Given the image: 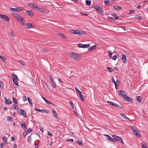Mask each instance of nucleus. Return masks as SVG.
<instances>
[{
	"label": "nucleus",
	"mask_w": 148,
	"mask_h": 148,
	"mask_svg": "<svg viewBox=\"0 0 148 148\" xmlns=\"http://www.w3.org/2000/svg\"><path fill=\"white\" fill-rule=\"evenodd\" d=\"M70 58L75 60H79L81 59V56L79 54L72 52Z\"/></svg>",
	"instance_id": "1"
},
{
	"label": "nucleus",
	"mask_w": 148,
	"mask_h": 148,
	"mask_svg": "<svg viewBox=\"0 0 148 148\" xmlns=\"http://www.w3.org/2000/svg\"><path fill=\"white\" fill-rule=\"evenodd\" d=\"M112 137L113 138V142H115L116 141H119L121 143L124 144V142L122 139L120 137L115 135H112Z\"/></svg>",
	"instance_id": "2"
},
{
	"label": "nucleus",
	"mask_w": 148,
	"mask_h": 148,
	"mask_svg": "<svg viewBox=\"0 0 148 148\" xmlns=\"http://www.w3.org/2000/svg\"><path fill=\"white\" fill-rule=\"evenodd\" d=\"M72 33L75 34H78L79 35H82L84 34V32L82 31H80L78 30H72L71 31Z\"/></svg>",
	"instance_id": "3"
},
{
	"label": "nucleus",
	"mask_w": 148,
	"mask_h": 148,
	"mask_svg": "<svg viewBox=\"0 0 148 148\" xmlns=\"http://www.w3.org/2000/svg\"><path fill=\"white\" fill-rule=\"evenodd\" d=\"M13 16L17 19L22 21L23 18L20 15H18L17 13H13L12 14Z\"/></svg>",
	"instance_id": "4"
},
{
	"label": "nucleus",
	"mask_w": 148,
	"mask_h": 148,
	"mask_svg": "<svg viewBox=\"0 0 148 148\" xmlns=\"http://www.w3.org/2000/svg\"><path fill=\"white\" fill-rule=\"evenodd\" d=\"M13 81L15 84L18 86V77L15 74H12V77Z\"/></svg>",
	"instance_id": "5"
},
{
	"label": "nucleus",
	"mask_w": 148,
	"mask_h": 148,
	"mask_svg": "<svg viewBox=\"0 0 148 148\" xmlns=\"http://www.w3.org/2000/svg\"><path fill=\"white\" fill-rule=\"evenodd\" d=\"M0 18L3 21L8 22L9 21L10 18L6 16L3 14H0Z\"/></svg>",
	"instance_id": "6"
},
{
	"label": "nucleus",
	"mask_w": 148,
	"mask_h": 148,
	"mask_svg": "<svg viewBox=\"0 0 148 148\" xmlns=\"http://www.w3.org/2000/svg\"><path fill=\"white\" fill-rule=\"evenodd\" d=\"M78 47L79 48H88L89 47L90 45L88 44H83L79 43L77 45Z\"/></svg>",
	"instance_id": "7"
},
{
	"label": "nucleus",
	"mask_w": 148,
	"mask_h": 148,
	"mask_svg": "<svg viewBox=\"0 0 148 148\" xmlns=\"http://www.w3.org/2000/svg\"><path fill=\"white\" fill-rule=\"evenodd\" d=\"M123 93H125V91L120 90L119 91L118 94L119 95L122 96L124 99L125 97H127V96L126 95L123 94Z\"/></svg>",
	"instance_id": "8"
},
{
	"label": "nucleus",
	"mask_w": 148,
	"mask_h": 148,
	"mask_svg": "<svg viewBox=\"0 0 148 148\" xmlns=\"http://www.w3.org/2000/svg\"><path fill=\"white\" fill-rule=\"evenodd\" d=\"M20 110L19 114H21V115H22L23 116H24L25 117H26V112H25L24 110L20 109H18V111Z\"/></svg>",
	"instance_id": "9"
},
{
	"label": "nucleus",
	"mask_w": 148,
	"mask_h": 148,
	"mask_svg": "<svg viewBox=\"0 0 148 148\" xmlns=\"http://www.w3.org/2000/svg\"><path fill=\"white\" fill-rule=\"evenodd\" d=\"M29 5L36 10H38V9H40V8H38L35 4H33L32 3H29Z\"/></svg>",
	"instance_id": "10"
},
{
	"label": "nucleus",
	"mask_w": 148,
	"mask_h": 148,
	"mask_svg": "<svg viewBox=\"0 0 148 148\" xmlns=\"http://www.w3.org/2000/svg\"><path fill=\"white\" fill-rule=\"evenodd\" d=\"M135 134L137 137H140L141 135L138 130H132Z\"/></svg>",
	"instance_id": "11"
},
{
	"label": "nucleus",
	"mask_w": 148,
	"mask_h": 148,
	"mask_svg": "<svg viewBox=\"0 0 148 148\" xmlns=\"http://www.w3.org/2000/svg\"><path fill=\"white\" fill-rule=\"evenodd\" d=\"M4 99H5V100L4 101V103H6L8 105L12 103V101L10 99H8V101H9V102H8V100H7V99L6 98V97H4Z\"/></svg>",
	"instance_id": "12"
},
{
	"label": "nucleus",
	"mask_w": 148,
	"mask_h": 148,
	"mask_svg": "<svg viewBox=\"0 0 148 148\" xmlns=\"http://www.w3.org/2000/svg\"><path fill=\"white\" fill-rule=\"evenodd\" d=\"M26 12L29 16H32L33 15V12L32 11L27 10L26 11Z\"/></svg>",
	"instance_id": "13"
},
{
	"label": "nucleus",
	"mask_w": 148,
	"mask_h": 148,
	"mask_svg": "<svg viewBox=\"0 0 148 148\" xmlns=\"http://www.w3.org/2000/svg\"><path fill=\"white\" fill-rule=\"evenodd\" d=\"M105 136H106L107 140H108L110 142H113V138L111 137L109 135H105Z\"/></svg>",
	"instance_id": "14"
},
{
	"label": "nucleus",
	"mask_w": 148,
	"mask_h": 148,
	"mask_svg": "<svg viewBox=\"0 0 148 148\" xmlns=\"http://www.w3.org/2000/svg\"><path fill=\"white\" fill-rule=\"evenodd\" d=\"M21 125L23 129H26V125L24 121H22L21 122Z\"/></svg>",
	"instance_id": "15"
},
{
	"label": "nucleus",
	"mask_w": 148,
	"mask_h": 148,
	"mask_svg": "<svg viewBox=\"0 0 148 148\" xmlns=\"http://www.w3.org/2000/svg\"><path fill=\"white\" fill-rule=\"evenodd\" d=\"M124 99L127 101L130 102H132L133 101V99L132 98L128 97L127 96L126 97H125V99Z\"/></svg>",
	"instance_id": "16"
},
{
	"label": "nucleus",
	"mask_w": 148,
	"mask_h": 148,
	"mask_svg": "<svg viewBox=\"0 0 148 148\" xmlns=\"http://www.w3.org/2000/svg\"><path fill=\"white\" fill-rule=\"evenodd\" d=\"M96 10L97 11V12L99 14H102L103 13L101 8L100 7L97 9Z\"/></svg>",
	"instance_id": "17"
},
{
	"label": "nucleus",
	"mask_w": 148,
	"mask_h": 148,
	"mask_svg": "<svg viewBox=\"0 0 148 148\" xmlns=\"http://www.w3.org/2000/svg\"><path fill=\"white\" fill-rule=\"evenodd\" d=\"M25 25L28 28H33L32 25L31 23H28L25 24Z\"/></svg>",
	"instance_id": "18"
},
{
	"label": "nucleus",
	"mask_w": 148,
	"mask_h": 148,
	"mask_svg": "<svg viewBox=\"0 0 148 148\" xmlns=\"http://www.w3.org/2000/svg\"><path fill=\"white\" fill-rule=\"evenodd\" d=\"M42 98L44 99V100L45 101L46 103L48 104H51L53 105H54L52 103L48 101L47 99H46L44 97H42Z\"/></svg>",
	"instance_id": "19"
},
{
	"label": "nucleus",
	"mask_w": 148,
	"mask_h": 148,
	"mask_svg": "<svg viewBox=\"0 0 148 148\" xmlns=\"http://www.w3.org/2000/svg\"><path fill=\"white\" fill-rule=\"evenodd\" d=\"M38 10V11L42 12H43L44 13H46L49 12L48 10H44L43 9H39Z\"/></svg>",
	"instance_id": "20"
},
{
	"label": "nucleus",
	"mask_w": 148,
	"mask_h": 148,
	"mask_svg": "<svg viewBox=\"0 0 148 148\" xmlns=\"http://www.w3.org/2000/svg\"><path fill=\"white\" fill-rule=\"evenodd\" d=\"M96 45H94L88 48V50L89 51H91L94 50V49H96Z\"/></svg>",
	"instance_id": "21"
},
{
	"label": "nucleus",
	"mask_w": 148,
	"mask_h": 148,
	"mask_svg": "<svg viewBox=\"0 0 148 148\" xmlns=\"http://www.w3.org/2000/svg\"><path fill=\"white\" fill-rule=\"evenodd\" d=\"M122 60L124 63H126V58L125 55L124 54L122 55Z\"/></svg>",
	"instance_id": "22"
},
{
	"label": "nucleus",
	"mask_w": 148,
	"mask_h": 148,
	"mask_svg": "<svg viewBox=\"0 0 148 148\" xmlns=\"http://www.w3.org/2000/svg\"><path fill=\"white\" fill-rule=\"evenodd\" d=\"M35 110L36 111H38L39 112H41L42 113H45L46 112H47V111L45 110H40V109H38L36 108H35Z\"/></svg>",
	"instance_id": "23"
},
{
	"label": "nucleus",
	"mask_w": 148,
	"mask_h": 148,
	"mask_svg": "<svg viewBox=\"0 0 148 148\" xmlns=\"http://www.w3.org/2000/svg\"><path fill=\"white\" fill-rule=\"evenodd\" d=\"M3 140L4 142V144L6 145L7 143V138L6 137L4 136L3 138Z\"/></svg>",
	"instance_id": "24"
},
{
	"label": "nucleus",
	"mask_w": 148,
	"mask_h": 148,
	"mask_svg": "<svg viewBox=\"0 0 148 148\" xmlns=\"http://www.w3.org/2000/svg\"><path fill=\"white\" fill-rule=\"evenodd\" d=\"M107 103H108L109 104H110V105H112L113 106H114L115 107L116 106V103H114L113 102L110 101H108Z\"/></svg>",
	"instance_id": "25"
},
{
	"label": "nucleus",
	"mask_w": 148,
	"mask_h": 148,
	"mask_svg": "<svg viewBox=\"0 0 148 148\" xmlns=\"http://www.w3.org/2000/svg\"><path fill=\"white\" fill-rule=\"evenodd\" d=\"M52 112L53 113L54 116L56 118L58 117L57 113L54 110H52Z\"/></svg>",
	"instance_id": "26"
},
{
	"label": "nucleus",
	"mask_w": 148,
	"mask_h": 148,
	"mask_svg": "<svg viewBox=\"0 0 148 148\" xmlns=\"http://www.w3.org/2000/svg\"><path fill=\"white\" fill-rule=\"evenodd\" d=\"M136 100L139 103H140L142 99L141 97L140 96H138L136 97Z\"/></svg>",
	"instance_id": "27"
},
{
	"label": "nucleus",
	"mask_w": 148,
	"mask_h": 148,
	"mask_svg": "<svg viewBox=\"0 0 148 148\" xmlns=\"http://www.w3.org/2000/svg\"><path fill=\"white\" fill-rule=\"evenodd\" d=\"M50 83L53 88H55L56 87V84L53 81H50Z\"/></svg>",
	"instance_id": "28"
},
{
	"label": "nucleus",
	"mask_w": 148,
	"mask_h": 148,
	"mask_svg": "<svg viewBox=\"0 0 148 148\" xmlns=\"http://www.w3.org/2000/svg\"><path fill=\"white\" fill-rule=\"evenodd\" d=\"M27 100L29 103V104L30 106H32V107L33 105H32V100L29 97H28L27 98Z\"/></svg>",
	"instance_id": "29"
},
{
	"label": "nucleus",
	"mask_w": 148,
	"mask_h": 148,
	"mask_svg": "<svg viewBox=\"0 0 148 148\" xmlns=\"http://www.w3.org/2000/svg\"><path fill=\"white\" fill-rule=\"evenodd\" d=\"M86 3L87 5L90 6L91 5V2L90 0H86Z\"/></svg>",
	"instance_id": "30"
},
{
	"label": "nucleus",
	"mask_w": 148,
	"mask_h": 148,
	"mask_svg": "<svg viewBox=\"0 0 148 148\" xmlns=\"http://www.w3.org/2000/svg\"><path fill=\"white\" fill-rule=\"evenodd\" d=\"M23 8H19V7H18V8H17L16 9V12H21V11H22L23 10H22V9Z\"/></svg>",
	"instance_id": "31"
},
{
	"label": "nucleus",
	"mask_w": 148,
	"mask_h": 148,
	"mask_svg": "<svg viewBox=\"0 0 148 148\" xmlns=\"http://www.w3.org/2000/svg\"><path fill=\"white\" fill-rule=\"evenodd\" d=\"M114 9H117L119 10H121L122 9V8L121 7L119 6H116L114 7Z\"/></svg>",
	"instance_id": "32"
},
{
	"label": "nucleus",
	"mask_w": 148,
	"mask_h": 148,
	"mask_svg": "<svg viewBox=\"0 0 148 148\" xmlns=\"http://www.w3.org/2000/svg\"><path fill=\"white\" fill-rule=\"evenodd\" d=\"M108 53L109 55L110 58V59H112V52L111 51H108Z\"/></svg>",
	"instance_id": "33"
},
{
	"label": "nucleus",
	"mask_w": 148,
	"mask_h": 148,
	"mask_svg": "<svg viewBox=\"0 0 148 148\" xmlns=\"http://www.w3.org/2000/svg\"><path fill=\"white\" fill-rule=\"evenodd\" d=\"M112 15L116 19H118V16L115 13H113L112 14Z\"/></svg>",
	"instance_id": "34"
},
{
	"label": "nucleus",
	"mask_w": 148,
	"mask_h": 148,
	"mask_svg": "<svg viewBox=\"0 0 148 148\" xmlns=\"http://www.w3.org/2000/svg\"><path fill=\"white\" fill-rule=\"evenodd\" d=\"M141 144L143 148H147V147L145 143H141Z\"/></svg>",
	"instance_id": "35"
},
{
	"label": "nucleus",
	"mask_w": 148,
	"mask_h": 148,
	"mask_svg": "<svg viewBox=\"0 0 148 148\" xmlns=\"http://www.w3.org/2000/svg\"><path fill=\"white\" fill-rule=\"evenodd\" d=\"M120 115L124 118L126 119H129L127 118L125 115L124 114H121Z\"/></svg>",
	"instance_id": "36"
},
{
	"label": "nucleus",
	"mask_w": 148,
	"mask_h": 148,
	"mask_svg": "<svg viewBox=\"0 0 148 148\" xmlns=\"http://www.w3.org/2000/svg\"><path fill=\"white\" fill-rule=\"evenodd\" d=\"M77 143L78 145H83L82 141L81 140H78L77 141Z\"/></svg>",
	"instance_id": "37"
},
{
	"label": "nucleus",
	"mask_w": 148,
	"mask_h": 148,
	"mask_svg": "<svg viewBox=\"0 0 148 148\" xmlns=\"http://www.w3.org/2000/svg\"><path fill=\"white\" fill-rule=\"evenodd\" d=\"M75 89L76 90V92L78 94H80L82 93L79 90H78L77 87L75 88Z\"/></svg>",
	"instance_id": "38"
},
{
	"label": "nucleus",
	"mask_w": 148,
	"mask_h": 148,
	"mask_svg": "<svg viewBox=\"0 0 148 148\" xmlns=\"http://www.w3.org/2000/svg\"><path fill=\"white\" fill-rule=\"evenodd\" d=\"M79 96L80 97V98L82 100V101H84V98L83 97V96L82 95V93L81 94H79Z\"/></svg>",
	"instance_id": "39"
},
{
	"label": "nucleus",
	"mask_w": 148,
	"mask_h": 148,
	"mask_svg": "<svg viewBox=\"0 0 148 148\" xmlns=\"http://www.w3.org/2000/svg\"><path fill=\"white\" fill-rule=\"evenodd\" d=\"M19 62L23 66H25V63L23 61L19 60Z\"/></svg>",
	"instance_id": "40"
},
{
	"label": "nucleus",
	"mask_w": 148,
	"mask_h": 148,
	"mask_svg": "<svg viewBox=\"0 0 148 148\" xmlns=\"http://www.w3.org/2000/svg\"><path fill=\"white\" fill-rule=\"evenodd\" d=\"M107 69L110 72H112L113 70L110 67H108Z\"/></svg>",
	"instance_id": "41"
},
{
	"label": "nucleus",
	"mask_w": 148,
	"mask_h": 148,
	"mask_svg": "<svg viewBox=\"0 0 148 148\" xmlns=\"http://www.w3.org/2000/svg\"><path fill=\"white\" fill-rule=\"evenodd\" d=\"M27 139L29 142H31L32 141V140L31 136H28Z\"/></svg>",
	"instance_id": "42"
},
{
	"label": "nucleus",
	"mask_w": 148,
	"mask_h": 148,
	"mask_svg": "<svg viewBox=\"0 0 148 148\" xmlns=\"http://www.w3.org/2000/svg\"><path fill=\"white\" fill-rule=\"evenodd\" d=\"M59 35L61 36V37H62L64 39L65 38V36L64 35L60 33H59Z\"/></svg>",
	"instance_id": "43"
},
{
	"label": "nucleus",
	"mask_w": 148,
	"mask_h": 148,
	"mask_svg": "<svg viewBox=\"0 0 148 148\" xmlns=\"http://www.w3.org/2000/svg\"><path fill=\"white\" fill-rule=\"evenodd\" d=\"M70 104L71 105L72 107L73 108V109H74V105H73V102L71 101H70Z\"/></svg>",
	"instance_id": "44"
},
{
	"label": "nucleus",
	"mask_w": 148,
	"mask_h": 148,
	"mask_svg": "<svg viewBox=\"0 0 148 148\" xmlns=\"http://www.w3.org/2000/svg\"><path fill=\"white\" fill-rule=\"evenodd\" d=\"M112 81L114 84L116 83V82L115 81V80L114 79L113 76H112Z\"/></svg>",
	"instance_id": "45"
},
{
	"label": "nucleus",
	"mask_w": 148,
	"mask_h": 148,
	"mask_svg": "<svg viewBox=\"0 0 148 148\" xmlns=\"http://www.w3.org/2000/svg\"><path fill=\"white\" fill-rule=\"evenodd\" d=\"M135 18H136L140 19H141V17L139 15H136V16H135Z\"/></svg>",
	"instance_id": "46"
},
{
	"label": "nucleus",
	"mask_w": 148,
	"mask_h": 148,
	"mask_svg": "<svg viewBox=\"0 0 148 148\" xmlns=\"http://www.w3.org/2000/svg\"><path fill=\"white\" fill-rule=\"evenodd\" d=\"M7 119H8V120L10 121H12V118L9 116H8Z\"/></svg>",
	"instance_id": "47"
},
{
	"label": "nucleus",
	"mask_w": 148,
	"mask_h": 148,
	"mask_svg": "<svg viewBox=\"0 0 148 148\" xmlns=\"http://www.w3.org/2000/svg\"><path fill=\"white\" fill-rule=\"evenodd\" d=\"M13 101L15 103L17 104L18 103L17 100H16V99L13 97Z\"/></svg>",
	"instance_id": "48"
},
{
	"label": "nucleus",
	"mask_w": 148,
	"mask_h": 148,
	"mask_svg": "<svg viewBox=\"0 0 148 148\" xmlns=\"http://www.w3.org/2000/svg\"><path fill=\"white\" fill-rule=\"evenodd\" d=\"M10 35H11V36H12V37H14L15 36V35L14 34L13 32H11L10 33Z\"/></svg>",
	"instance_id": "49"
},
{
	"label": "nucleus",
	"mask_w": 148,
	"mask_h": 148,
	"mask_svg": "<svg viewBox=\"0 0 148 148\" xmlns=\"http://www.w3.org/2000/svg\"><path fill=\"white\" fill-rule=\"evenodd\" d=\"M49 79H50V80H51V81H53V80L52 76L51 75H49Z\"/></svg>",
	"instance_id": "50"
},
{
	"label": "nucleus",
	"mask_w": 148,
	"mask_h": 148,
	"mask_svg": "<svg viewBox=\"0 0 148 148\" xmlns=\"http://www.w3.org/2000/svg\"><path fill=\"white\" fill-rule=\"evenodd\" d=\"M116 107L119 109H122V107L120 105H118L117 104H116Z\"/></svg>",
	"instance_id": "51"
},
{
	"label": "nucleus",
	"mask_w": 148,
	"mask_h": 148,
	"mask_svg": "<svg viewBox=\"0 0 148 148\" xmlns=\"http://www.w3.org/2000/svg\"><path fill=\"white\" fill-rule=\"evenodd\" d=\"M3 86V83L1 81H0V87H2Z\"/></svg>",
	"instance_id": "52"
},
{
	"label": "nucleus",
	"mask_w": 148,
	"mask_h": 148,
	"mask_svg": "<svg viewBox=\"0 0 148 148\" xmlns=\"http://www.w3.org/2000/svg\"><path fill=\"white\" fill-rule=\"evenodd\" d=\"M117 58V57L116 55L113 56L112 58V59L114 60H115Z\"/></svg>",
	"instance_id": "53"
},
{
	"label": "nucleus",
	"mask_w": 148,
	"mask_h": 148,
	"mask_svg": "<svg viewBox=\"0 0 148 148\" xmlns=\"http://www.w3.org/2000/svg\"><path fill=\"white\" fill-rule=\"evenodd\" d=\"M23 100L24 101L26 100V97L25 96H23Z\"/></svg>",
	"instance_id": "54"
},
{
	"label": "nucleus",
	"mask_w": 148,
	"mask_h": 148,
	"mask_svg": "<svg viewBox=\"0 0 148 148\" xmlns=\"http://www.w3.org/2000/svg\"><path fill=\"white\" fill-rule=\"evenodd\" d=\"M17 105H13V107L15 109L17 110L18 109V108H16Z\"/></svg>",
	"instance_id": "55"
},
{
	"label": "nucleus",
	"mask_w": 148,
	"mask_h": 148,
	"mask_svg": "<svg viewBox=\"0 0 148 148\" xmlns=\"http://www.w3.org/2000/svg\"><path fill=\"white\" fill-rule=\"evenodd\" d=\"M130 128H131V130H136V128L135 127L132 126H130Z\"/></svg>",
	"instance_id": "56"
},
{
	"label": "nucleus",
	"mask_w": 148,
	"mask_h": 148,
	"mask_svg": "<svg viewBox=\"0 0 148 148\" xmlns=\"http://www.w3.org/2000/svg\"><path fill=\"white\" fill-rule=\"evenodd\" d=\"M10 10H12V11H16V8H10Z\"/></svg>",
	"instance_id": "57"
},
{
	"label": "nucleus",
	"mask_w": 148,
	"mask_h": 148,
	"mask_svg": "<svg viewBox=\"0 0 148 148\" xmlns=\"http://www.w3.org/2000/svg\"><path fill=\"white\" fill-rule=\"evenodd\" d=\"M58 81L59 82H60L61 83H62L63 82L62 80V79L60 78H59L58 79Z\"/></svg>",
	"instance_id": "58"
},
{
	"label": "nucleus",
	"mask_w": 148,
	"mask_h": 148,
	"mask_svg": "<svg viewBox=\"0 0 148 148\" xmlns=\"http://www.w3.org/2000/svg\"><path fill=\"white\" fill-rule=\"evenodd\" d=\"M73 141V139H68L66 140L67 141H71V142H72V141Z\"/></svg>",
	"instance_id": "59"
},
{
	"label": "nucleus",
	"mask_w": 148,
	"mask_h": 148,
	"mask_svg": "<svg viewBox=\"0 0 148 148\" xmlns=\"http://www.w3.org/2000/svg\"><path fill=\"white\" fill-rule=\"evenodd\" d=\"M48 132V135L49 136H52V134L51 132Z\"/></svg>",
	"instance_id": "60"
},
{
	"label": "nucleus",
	"mask_w": 148,
	"mask_h": 148,
	"mask_svg": "<svg viewBox=\"0 0 148 148\" xmlns=\"http://www.w3.org/2000/svg\"><path fill=\"white\" fill-rule=\"evenodd\" d=\"M99 6H98L97 5H95L94 8H95L96 10L97 9L99 8Z\"/></svg>",
	"instance_id": "61"
},
{
	"label": "nucleus",
	"mask_w": 148,
	"mask_h": 148,
	"mask_svg": "<svg viewBox=\"0 0 148 148\" xmlns=\"http://www.w3.org/2000/svg\"><path fill=\"white\" fill-rule=\"evenodd\" d=\"M99 6H98L97 5H95L94 8H95L96 10L97 9L99 8Z\"/></svg>",
	"instance_id": "62"
},
{
	"label": "nucleus",
	"mask_w": 148,
	"mask_h": 148,
	"mask_svg": "<svg viewBox=\"0 0 148 148\" xmlns=\"http://www.w3.org/2000/svg\"><path fill=\"white\" fill-rule=\"evenodd\" d=\"M134 12V11L133 10H130L129 12L130 14H132Z\"/></svg>",
	"instance_id": "63"
},
{
	"label": "nucleus",
	"mask_w": 148,
	"mask_h": 148,
	"mask_svg": "<svg viewBox=\"0 0 148 148\" xmlns=\"http://www.w3.org/2000/svg\"><path fill=\"white\" fill-rule=\"evenodd\" d=\"M32 130H27V131L26 132L27 134H29L32 131Z\"/></svg>",
	"instance_id": "64"
}]
</instances>
